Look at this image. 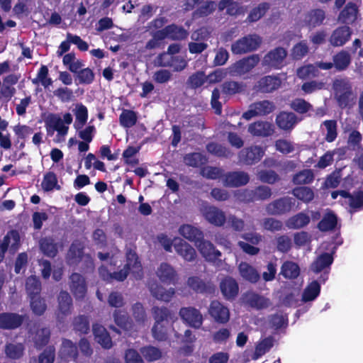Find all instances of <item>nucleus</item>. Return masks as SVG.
Listing matches in <instances>:
<instances>
[{
  "label": "nucleus",
  "instance_id": "1",
  "mask_svg": "<svg viewBox=\"0 0 363 363\" xmlns=\"http://www.w3.org/2000/svg\"><path fill=\"white\" fill-rule=\"evenodd\" d=\"M332 89L334 99L340 108L350 109L355 105L357 94L349 77H343L334 79Z\"/></svg>",
  "mask_w": 363,
  "mask_h": 363
},
{
  "label": "nucleus",
  "instance_id": "2",
  "mask_svg": "<svg viewBox=\"0 0 363 363\" xmlns=\"http://www.w3.org/2000/svg\"><path fill=\"white\" fill-rule=\"evenodd\" d=\"M287 51L282 47L270 50L262 58V66L266 69H281L286 65Z\"/></svg>",
  "mask_w": 363,
  "mask_h": 363
},
{
  "label": "nucleus",
  "instance_id": "3",
  "mask_svg": "<svg viewBox=\"0 0 363 363\" xmlns=\"http://www.w3.org/2000/svg\"><path fill=\"white\" fill-rule=\"evenodd\" d=\"M262 38L257 34H249L237 40L231 45V51L235 55H242L257 50L262 44Z\"/></svg>",
  "mask_w": 363,
  "mask_h": 363
},
{
  "label": "nucleus",
  "instance_id": "4",
  "mask_svg": "<svg viewBox=\"0 0 363 363\" xmlns=\"http://www.w3.org/2000/svg\"><path fill=\"white\" fill-rule=\"evenodd\" d=\"M333 261L334 257L333 253L323 252L311 264L310 270L315 274L323 272L320 277V281L325 283L328 279L329 271Z\"/></svg>",
  "mask_w": 363,
  "mask_h": 363
},
{
  "label": "nucleus",
  "instance_id": "5",
  "mask_svg": "<svg viewBox=\"0 0 363 363\" xmlns=\"http://www.w3.org/2000/svg\"><path fill=\"white\" fill-rule=\"evenodd\" d=\"M259 61L260 58L257 54H253L243 57L236 61L230 67V73L233 76L244 75L254 69Z\"/></svg>",
  "mask_w": 363,
  "mask_h": 363
},
{
  "label": "nucleus",
  "instance_id": "6",
  "mask_svg": "<svg viewBox=\"0 0 363 363\" xmlns=\"http://www.w3.org/2000/svg\"><path fill=\"white\" fill-rule=\"evenodd\" d=\"M295 199L285 196L268 203L266 211L269 215L281 216L289 213L295 205Z\"/></svg>",
  "mask_w": 363,
  "mask_h": 363
},
{
  "label": "nucleus",
  "instance_id": "7",
  "mask_svg": "<svg viewBox=\"0 0 363 363\" xmlns=\"http://www.w3.org/2000/svg\"><path fill=\"white\" fill-rule=\"evenodd\" d=\"M275 108L274 102L269 100L257 101L250 104L249 109L243 113L242 118L249 121L255 116H267L273 112Z\"/></svg>",
  "mask_w": 363,
  "mask_h": 363
},
{
  "label": "nucleus",
  "instance_id": "8",
  "mask_svg": "<svg viewBox=\"0 0 363 363\" xmlns=\"http://www.w3.org/2000/svg\"><path fill=\"white\" fill-rule=\"evenodd\" d=\"M264 153L265 150L262 147L251 145L242 149L239 152V162L246 165H252L259 162Z\"/></svg>",
  "mask_w": 363,
  "mask_h": 363
},
{
  "label": "nucleus",
  "instance_id": "9",
  "mask_svg": "<svg viewBox=\"0 0 363 363\" xmlns=\"http://www.w3.org/2000/svg\"><path fill=\"white\" fill-rule=\"evenodd\" d=\"M208 314L213 320L219 324H225L230 320V310L218 300H213L208 309Z\"/></svg>",
  "mask_w": 363,
  "mask_h": 363
},
{
  "label": "nucleus",
  "instance_id": "10",
  "mask_svg": "<svg viewBox=\"0 0 363 363\" xmlns=\"http://www.w3.org/2000/svg\"><path fill=\"white\" fill-rule=\"evenodd\" d=\"M272 189L268 186L260 185L255 187L253 190H244L239 198L246 202L255 201H264L269 199L272 196Z\"/></svg>",
  "mask_w": 363,
  "mask_h": 363
},
{
  "label": "nucleus",
  "instance_id": "11",
  "mask_svg": "<svg viewBox=\"0 0 363 363\" xmlns=\"http://www.w3.org/2000/svg\"><path fill=\"white\" fill-rule=\"evenodd\" d=\"M201 212L203 218L214 226L221 227L225 223V213L215 206H204Z\"/></svg>",
  "mask_w": 363,
  "mask_h": 363
},
{
  "label": "nucleus",
  "instance_id": "12",
  "mask_svg": "<svg viewBox=\"0 0 363 363\" xmlns=\"http://www.w3.org/2000/svg\"><path fill=\"white\" fill-rule=\"evenodd\" d=\"M352 35V30L348 26H340L331 33L328 41L333 47H342L350 39Z\"/></svg>",
  "mask_w": 363,
  "mask_h": 363
},
{
  "label": "nucleus",
  "instance_id": "13",
  "mask_svg": "<svg viewBox=\"0 0 363 363\" xmlns=\"http://www.w3.org/2000/svg\"><path fill=\"white\" fill-rule=\"evenodd\" d=\"M182 319L190 327L199 329L203 324V318L199 310L194 307H184L179 311Z\"/></svg>",
  "mask_w": 363,
  "mask_h": 363
},
{
  "label": "nucleus",
  "instance_id": "14",
  "mask_svg": "<svg viewBox=\"0 0 363 363\" xmlns=\"http://www.w3.org/2000/svg\"><path fill=\"white\" fill-rule=\"evenodd\" d=\"M222 180L225 186L239 187L250 182V176L243 171L228 172L223 174Z\"/></svg>",
  "mask_w": 363,
  "mask_h": 363
},
{
  "label": "nucleus",
  "instance_id": "15",
  "mask_svg": "<svg viewBox=\"0 0 363 363\" xmlns=\"http://www.w3.org/2000/svg\"><path fill=\"white\" fill-rule=\"evenodd\" d=\"M219 287L223 298L227 301H233L238 295V283L232 277L226 276L223 278Z\"/></svg>",
  "mask_w": 363,
  "mask_h": 363
},
{
  "label": "nucleus",
  "instance_id": "16",
  "mask_svg": "<svg viewBox=\"0 0 363 363\" xmlns=\"http://www.w3.org/2000/svg\"><path fill=\"white\" fill-rule=\"evenodd\" d=\"M359 9L352 1L347 3L337 16V21L343 26L353 25L357 20Z\"/></svg>",
  "mask_w": 363,
  "mask_h": 363
},
{
  "label": "nucleus",
  "instance_id": "17",
  "mask_svg": "<svg viewBox=\"0 0 363 363\" xmlns=\"http://www.w3.org/2000/svg\"><path fill=\"white\" fill-rule=\"evenodd\" d=\"M25 317L16 313H0V329L15 330L22 325Z\"/></svg>",
  "mask_w": 363,
  "mask_h": 363
},
{
  "label": "nucleus",
  "instance_id": "18",
  "mask_svg": "<svg viewBox=\"0 0 363 363\" xmlns=\"http://www.w3.org/2000/svg\"><path fill=\"white\" fill-rule=\"evenodd\" d=\"M9 245L13 251H16L20 245V235L16 230L9 231L4 237L3 240H0V262L4 258Z\"/></svg>",
  "mask_w": 363,
  "mask_h": 363
},
{
  "label": "nucleus",
  "instance_id": "19",
  "mask_svg": "<svg viewBox=\"0 0 363 363\" xmlns=\"http://www.w3.org/2000/svg\"><path fill=\"white\" fill-rule=\"evenodd\" d=\"M69 289L75 298H84L87 290L84 277L77 272L72 273L69 277Z\"/></svg>",
  "mask_w": 363,
  "mask_h": 363
},
{
  "label": "nucleus",
  "instance_id": "20",
  "mask_svg": "<svg viewBox=\"0 0 363 363\" xmlns=\"http://www.w3.org/2000/svg\"><path fill=\"white\" fill-rule=\"evenodd\" d=\"M196 246L206 261L214 262L220 260L221 252L215 247L211 241L206 240L203 238Z\"/></svg>",
  "mask_w": 363,
  "mask_h": 363
},
{
  "label": "nucleus",
  "instance_id": "21",
  "mask_svg": "<svg viewBox=\"0 0 363 363\" xmlns=\"http://www.w3.org/2000/svg\"><path fill=\"white\" fill-rule=\"evenodd\" d=\"M159 279L165 284H176L179 277L177 272L169 264L162 262L157 270Z\"/></svg>",
  "mask_w": 363,
  "mask_h": 363
},
{
  "label": "nucleus",
  "instance_id": "22",
  "mask_svg": "<svg viewBox=\"0 0 363 363\" xmlns=\"http://www.w3.org/2000/svg\"><path fill=\"white\" fill-rule=\"evenodd\" d=\"M281 83V80L278 77L267 75L257 81L255 89L261 93H272L279 88Z\"/></svg>",
  "mask_w": 363,
  "mask_h": 363
},
{
  "label": "nucleus",
  "instance_id": "23",
  "mask_svg": "<svg viewBox=\"0 0 363 363\" xmlns=\"http://www.w3.org/2000/svg\"><path fill=\"white\" fill-rule=\"evenodd\" d=\"M187 285L196 294H211L215 291V286L211 282H206L197 276H192L188 278Z\"/></svg>",
  "mask_w": 363,
  "mask_h": 363
},
{
  "label": "nucleus",
  "instance_id": "24",
  "mask_svg": "<svg viewBox=\"0 0 363 363\" xmlns=\"http://www.w3.org/2000/svg\"><path fill=\"white\" fill-rule=\"evenodd\" d=\"M174 247L176 252L186 262H193L196 258V250L183 239H175Z\"/></svg>",
  "mask_w": 363,
  "mask_h": 363
},
{
  "label": "nucleus",
  "instance_id": "25",
  "mask_svg": "<svg viewBox=\"0 0 363 363\" xmlns=\"http://www.w3.org/2000/svg\"><path fill=\"white\" fill-rule=\"evenodd\" d=\"M275 122L279 128L291 131L298 123V118L293 112L281 111L277 114Z\"/></svg>",
  "mask_w": 363,
  "mask_h": 363
},
{
  "label": "nucleus",
  "instance_id": "26",
  "mask_svg": "<svg viewBox=\"0 0 363 363\" xmlns=\"http://www.w3.org/2000/svg\"><path fill=\"white\" fill-rule=\"evenodd\" d=\"M92 331L94 340L103 348L108 350L112 347L113 342L111 337L106 329L101 325L94 323L92 325Z\"/></svg>",
  "mask_w": 363,
  "mask_h": 363
},
{
  "label": "nucleus",
  "instance_id": "27",
  "mask_svg": "<svg viewBox=\"0 0 363 363\" xmlns=\"http://www.w3.org/2000/svg\"><path fill=\"white\" fill-rule=\"evenodd\" d=\"M178 231L183 238L194 242L195 245L204 237L203 233L200 228L190 224L182 225Z\"/></svg>",
  "mask_w": 363,
  "mask_h": 363
},
{
  "label": "nucleus",
  "instance_id": "28",
  "mask_svg": "<svg viewBox=\"0 0 363 363\" xmlns=\"http://www.w3.org/2000/svg\"><path fill=\"white\" fill-rule=\"evenodd\" d=\"M248 132L254 136L268 137L274 132V125L267 121H257L249 125Z\"/></svg>",
  "mask_w": 363,
  "mask_h": 363
},
{
  "label": "nucleus",
  "instance_id": "29",
  "mask_svg": "<svg viewBox=\"0 0 363 363\" xmlns=\"http://www.w3.org/2000/svg\"><path fill=\"white\" fill-rule=\"evenodd\" d=\"M148 287L152 296L160 301L169 302L175 294L174 289H166L156 282L149 284Z\"/></svg>",
  "mask_w": 363,
  "mask_h": 363
},
{
  "label": "nucleus",
  "instance_id": "30",
  "mask_svg": "<svg viewBox=\"0 0 363 363\" xmlns=\"http://www.w3.org/2000/svg\"><path fill=\"white\" fill-rule=\"evenodd\" d=\"M352 62L350 54L342 50L333 56V65L336 72H343L347 69Z\"/></svg>",
  "mask_w": 363,
  "mask_h": 363
},
{
  "label": "nucleus",
  "instance_id": "31",
  "mask_svg": "<svg viewBox=\"0 0 363 363\" xmlns=\"http://www.w3.org/2000/svg\"><path fill=\"white\" fill-rule=\"evenodd\" d=\"M161 30L166 35V38L172 40H182L189 35V32L185 28L174 23L168 25Z\"/></svg>",
  "mask_w": 363,
  "mask_h": 363
},
{
  "label": "nucleus",
  "instance_id": "32",
  "mask_svg": "<svg viewBox=\"0 0 363 363\" xmlns=\"http://www.w3.org/2000/svg\"><path fill=\"white\" fill-rule=\"evenodd\" d=\"M84 246L80 242H74L71 244L67 254V262L69 265H77L84 257Z\"/></svg>",
  "mask_w": 363,
  "mask_h": 363
},
{
  "label": "nucleus",
  "instance_id": "33",
  "mask_svg": "<svg viewBox=\"0 0 363 363\" xmlns=\"http://www.w3.org/2000/svg\"><path fill=\"white\" fill-rule=\"evenodd\" d=\"M238 270L242 278L252 284L257 283L260 279L257 270L247 262H242L238 266Z\"/></svg>",
  "mask_w": 363,
  "mask_h": 363
},
{
  "label": "nucleus",
  "instance_id": "34",
  "mask_svg": "<svg viewBox=\"0 0 363 363\" xmlns=\"http://www.w3.org/2000/svg\"><path fill=\"white\" fill-rule=\"evenodd\" d=\"M39 246L43 255L48 257L54 258L58 253V245L51 236L41 238Z\"/></svg>",
  "mask_w": 363,
  "mask_h": 363
},
{
  "label": "nucleus",
  "instance_id": "35",
  "mask_svg": "<svg viewBox=\"0 0 363 363\" xmlns=\"http://www.w3.org/2000/svg\"><path fill=\"white\" fill-rule=\"evenodd\" d=\"M311 221L310 216L304 212H299L291 216L286 225L289 229L298 230L307 226Z\"/></svg>",
  "mask_w": 363,
  "mask_h": 363
},
{
  "label": "nucleus",
  "instance_id": "36",
  "mask_svg": "<svg viewBox=\"0 0 363 363\" xmlns=\"http://www.w3.org/2000/svg\"><path fill=\"white\" fill-rule=\"evenodd\" d=\"M325 19V12L321 9L309 11L305 17V23L309 28H315L323 23Z\"/></svg>",
  "mask_w": 363,
  "mask_h": 363
},
{
  "label": "nucleus",
  "instance_id": "37",
  "mask_svg": "<svg viewBox=\"0 0 363 363\" xmlns=\"http://www.w3.org/2000/svg\"><path fill=\"white\" fill-rule=\"evenodd\" d=\"M206 149L208 153L217 157L230 158L234 155L230 148L216 142L208 143Z\"/></svg>",
  "mask_w": 363,
  "mask_h": 363
},
{
  "label": "nucleus",
  "instance_id": "38",
  "mask_svg": "<svg viewBox=\"0 0 363 363\" xmlns=\"http://www.w3.org/2000/svg\"><path fill=\"white\" fill-rule=\"evenodd\" d=\"M219 11L226 9V14L232 16H236L243 12V8L239 3L233 0H220L218 4Z\"/></svg>",
  "mask_w": 363,
  "mask_h": 363
},
{
  "label": "nucleus",
  "instance_id": "39",
  "mask_svg": "<svg viewBox=\"0 0 363 363\" xmlns=\"http://www.w3.org/2000/svg\"><path fill=\"white\" fill-rule=\"evenodd\" d=\"M246 85L242 82H236L233 80L225 81L221 84V91L225 95H235L244 92Z\"/></svg>",
  "mask_w": 363,
  "mask_h": 363
},
{
  "label": "nucleus",
  "instance_id": "40",
  "mask_svg": "<svg viewBox=\"0 0 363 363\" xmlns=\"http://www.w3.org/2000/svg\"><path fill=\"white\" fill-rule=\"evenodd\" d=\"M60 354L65 359H72L76 361L78 358V347L72 340L64 339L60 349Z\"/></svg>",
  "mask_w": 363,
  "mask_h": 363
},
{
  "label": "nucleus",
  "instance_id": "41",
  "mask_svg": "<svg viewBox=\"0 0 363 363\" xmlns=\"http://www.w3.org/2000/svg\"><path fill=\"white\" fill-rule=\"evenodd\" d=\"M280 274L286 279H295L300 274V267L296 262L286 261L281 267Z\"/></svg>",
  "mask_w": 363,
  "mask_h": 363
},
{
  "label": "nucleus",
  "instance_id": "42",
  "mask_svg": "<svg viewBox=\"0 0 363 363\" xmlns=\"http://www.w3.org/2000/svg\"><path fill=\"white\" fill-rule=\"evenodd\" d=\"M247 303L250 307L257 310L267 308L271 305L269 298L255 293H252L247 296Z\"/></svg>",
  "mask_w": 363,
  "mask_h": 363
},
{
  "label": "nucleus",
  "instance_id": "43",
  "mask_svg": "<svg viewBox=\"0 0 363 363\" xmlns=\"http://www.w3.org/2000/svg\"><path fill=\"white\" fill-rule=\"evenodd\" d=\"M337 224V218L336 215L330 211L326 213L320 221L318 223V228L322 232L333 230Z\"/></svg>",
  "mask_w": 363,
  "mask_h": 363
},
{
  "label": "nucleus",
  "instance_id": "44",
  "mask_svg": "<svg viewBox=\"0 0 363 363\" xmlns=\"http://www.w3.org/2000/svg\"><path fill=\"white\" fill-rule=\"evenodd\" d=\"M58 309L61 313L66 315L71 313L72 308V298L66 291H61L57 297Z\"/></svg>",
  "mask_w": 363,
  "mask_h": 363
},
{
  "label": "nucleus",
  "instance_id": "45",
  "mask_svg": "<svg viewBox=\"0 0 363 363\" xmlns=\"http://www.w3.org/2000/svg\"><path fill=\"white\" fill-rule=\"evenodd\" d=\"M73 330L79 335L89 333L90 323L89 317L85 315H79L74 318L72 321Z\"/></svg>",
  "mask_w": 363,
  "mask_h": 363
},
{
  "label": "nucleus",
  "instance_id": "46",
  "mask_svg": "<svg viewBox=\"0 0 363 363\" xmlns=\"http://www.w3.org/2000/svg\"><path fill=\"white\" fill-rule=\"evenodd\" d=\"M129 273L130 271L125 267L118 272H115L113 273H109L106 267H101L99 269V274L101 277L104 280L106 281L115 279L118 281H123L127 278Z\"/></svg>",
  "mask_w": 363,
  "mask_h": 363
},
{
  "label": "nucleus",
  "instance_id": "47",
  "mask_svg": "<svg viewBox=\"0 0 363 363\" xmlns=\"http://www.w3.org/2000/svg\"><path fill=\"white\" fill-rule=\"evenodd\" d=\"M320 284L317 280L311 282L302 294V301L309 302L315 300L320 294Z\"/></svg>",
  "mask_w": 363,
  "mask_h": 363
},
{
  "label": "nucleus",
  "instance_id": "48",
  "mask_svg": "<svg viewBox=\"0 0 363 363\" xmlns=\"http://www.w3.org/2000/svg\"><path fill=\"white\" fill-rule=\"evenodd\" d=\"M270 9V4L268 2H262L253 8L248 14L246 21L254 23L259 21L267 11Z\"/></svg>",
  "mask_w": 363,
  "mask_h": 363
},
{
  "label": "nucleus",
  "instance_id": "49",
  "mask_svg": "<svg viewBox=\"0 0 363 363\" xmlns=\"http://www.w3.org/2000/svg\"><path fill=\"white\" fill-rule=\"evenodd\" d=\"M137 121V113L133 110L123 109L119 116L120 125L125 128H130L134 126Z\"/></svg>",
  "mask_w": 363,
  "mask_h": 363
},
{
  "label": "nucleus",
  "instance_id": "50",
  "mask_svg": "<svg viewBox=\"0 0 363 363\" xmlns=\"http://www.w3.org/2000/svg\"><path fill=\"white\" fill-rule=\"evenodd\" d=\"M315 176L311 169H304L295 174L292 182L296 185L309 184L314 180Z\"/></svg>",
  "mask_w": 363,
  "mask_h": 363
},
{
  "label": "nucleus",
  "instance_id": "51",
  "mask_svg": "<svg viewBox=\"0 0 363 363\" xmlns=\"http://www.w3.org/2000/svg\"><path fill=\"white\" fill-rule=\"evenodd\" d=\"M216 6H218V5L216 4L215 1L207 0L203 5L198 7L193 12V17L194 18L207 17L209 15L212 14L216 11Z\"/></svg>",
  "mask_w": 363,
  "mask_h": 363
},
{
  "label": "nucleus",
  "instance_id": "52",
  "mask_svg": "<svg viewBox=\"0 0 363 363\" xmlns=\"http://www.w3.org/2000/svg\"><path fill=\"white\" fill-rule=\"evenodd\" d=\"M57 182L58 181L56 174L50 171L44 174L41 186L42 189L47 192L51 191L55 189L60 190L61 187Z\"/></svg>",
  "mask_w": 363,
  "mask_h": 363
},
{
  "label": "nucleus",
  "instance_id": "53",
  "mask_svg": "<svg viewBox=\"0 0 363 363\" xmlns=\"http://www.w3.org/2000/svg\"><path fill=\"white\" fill-rule=\"evenodd\" d=\"M26 290L30 297L39 296L41 291V282L35 276H30L26 281Z\"/></svg>",
  "mask_w": 363,
  "mask_h": 363
},
{
  "label": "nucleus",
  "instance_id": "54",
  "mask_svg": "<svg viewBox=\"0 0 363 363\" xmlns=\"http://www.w3.org/2000/svg\"><path fill=\"white\" fill-rule=\"evenodd\" d=\"M292 194L303 203H310L314 199V192L308 186H297L293 189Z\"/></svg>",
  "mask_w": 363,
  "mask_h": 363
},
{
  "label": "nucleus",
  "instance_id": "55",
  "mask_svg": "<svg viewBox=\"0 0 363 363\" xmlns=\"http://www.w3.org/2000/svg\"><path fill=\"white\" fill-rule=\"evenodd\" d=\"M75 122L74 126L75 129L79 130L86 123L88 119L87 108L82 104L77 105L75 111Z\"/></svg>",
  "mask_w": 363,
  "mask_h": 363
},
{
  "label": "nucleus",
  "instance_id": "56",
  "mask_svg": "<svg viewBox=\"0 0 363 363\" xmlns=\"http://www.w3.org/2000/svg\"><path fill=\"white\" fill-rule=\"evenodd\" d=\"M124 267L132 273L142 272V266L139 257L135 252H132L131 250L126 255V263Z\"/></svg>",
  "mask_w": 363,
  "mask_h": 363
},
{
  "label": "nucleus",
  "instance_id": "57",
  "mask_svg": "<svg viewBox=\"0 0 363 363\" xmlns=\"http://www.w3.org/2000/svg\"><path fill=\"white\" fill-rule=\"evenodd\" d=\"M50 339V330L48 328H43L37 330L33 337V342L37 349H42L48 345Z\"/></svg>",
  "mask_w": 363,
  "mask_h": 363
},
{
  "label": "nucleus",
  "instance_id": "58",
  "mask_svg": "<svg viewBox=\"0 0 363 363\" xmlns=\"http://www.w3.org/2000/svg\"><path fill=\"white\" fill-rule=\"evenodd\" d=\"M140 351L147 362L157 361L162 356L161 350L152 345L144 346L140 348Z\"/></svg>",
  "mask_w": 363,
  "mask_h": 363
},
{
  "label": "nucleus",
  "instance_id": "59",
  "mask_svg": "<svg viewBox=\"0 0 363 363\" xmlns=\"http://www.w3.org/2000/svg\"><path fill=\"white\" fill-rule=\"evenodd\" d=\"M290 108L298 114H305L313 110V106L301 98L292 100L289 104Z\"/></svg>",
  "mask_w": 363,
  "mask_h": 363
},
{
  "label": "nucleus",
  "instance_id": "60",
  "mask_svg": "<svg viewBox=\"0 0 363 363\" xmlns=\"http://www.w3.org/2000/svg\"><path fill=\"white\" fill-rule=\"evenodd\" d=\"M184 162L187 166L198 167L206 162V158L200 152H191L184 157Z\"/></svg>",
  "mask_w": 363,
  "mask_h": 363
},
{
  "label": "nucleus",
  "instance_id": "61",
  "mask_svg": "<svg viewBox=\"0 0 363 363\" xmlns=\"http://www.w3.org/2000/svg\"><path fill=\"white\" fill-rule=\"evenodd\" d=\"M24 347L21 344L8 343L5 346V353L11 359H20L23 354Z\"/></svg>",
  "mask_w": 363,
  "mask_h": 363
},
{
  "label": "nucleus",
  "instance_id": "62",
  "mask_svg": "<svg viewBox=\"0 0 363 363\" xmlns=\"http://www.w3.org/2000/svg\"><path fill=\"white\" fill-rule=\"evenodd\" d=\"M323 125L327 130L325 140L328 143H333L337 136V124L335 120H326L323 121Z\"/></svg>",
  "mask_w": 363,
  "mask_h": 363
},
{
  "label": "nucleus",
  "instance_id": "63",
  "mask_svg": "<svg viewBox=\"0 0 363 363\" xmlns=\"http://www.w3.org/2000/svg\"><path fill=\"white\" fill-rule=\"evenodd\" d=\"M30 308L36 315H42L47 309V305L44 298L39 296L30 297Z\"/></svg>",
  "mask_w": 363,
  "mask_h": 363
},
{
  "label": "nucleus",
  "instance_id": "64",
  "mask_svg": "<svg viewBox=\"0 0 363 363\" xmlns=\"http://www.w3.org/2000/svg\"><path fill=\"white\" fill-rule=\"evenodd\" d=\"M116 324L121 329L128 330L131 327V323L128 314L121 310H116L113 313Z\"/></svg>",
  "mask_w": 363,
  "mask_h": 363
}]
</instances>
